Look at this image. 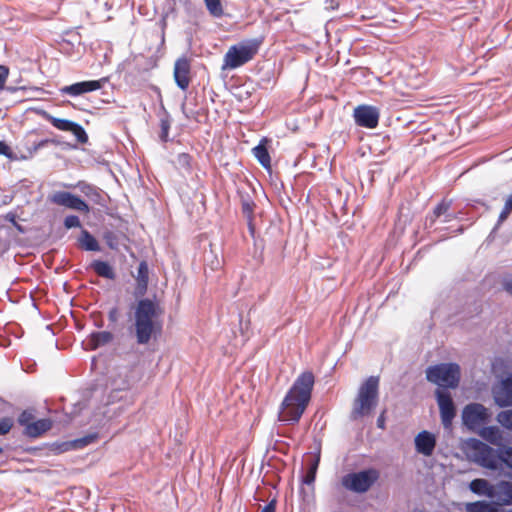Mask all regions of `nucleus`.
<instances>
[{
	"mask_svg": "<svg viewBox=\"0 0 512 512\" xmlns=\"http://www.w3.org/2000/svg\"><path fill=\"white\" fill-rule=\"evenodd\" d=\"M506 211H508L509 213L512 212V194L507 198V200L505 201V204H504V207H503Z\"/></svg>",
	"mask_w": 512,
	"mask_h": 512,
	"instance_id": "50",
	"label": "nucleus"
},
{
	"mask_svg": "<svg viewBox=\"0 0 512 512\" xmlns=\"http://www.w3.org/2000/svg\"><path fill=\"white\" fill-rule=\"evenodd\" d=\"M493 397L499 407L512 406V376L502 380L501 384L493 389Z\"/></svg>",
	"mask_w": 512,
	"mask_h": 512,
	"instance_id": "15",
	"label": "nucleus"
},
{
	"mask_svg": "<svg viewBox=\"0 0 512 512\" xmlns=\"http://www.w3.org/2000/svg\"><path fill=\"white\" fill-rule=\"evenodd\" d=\"M96 326H97L98 328H101V327H103V323H102V322L96 323Z\"/></svg>",
	"mask_w": 512,
	"mask_h": 512,
	"instance_id": "54",
	"label": "nucleus"
},
{
	"mask_svg": "<svg viewBox=\"0 0 512 512\" xmlns=\"http://www.w3.org/2000/svg\"><path fill=\"white\" fill-rule=\"evenodd\" d=\"M501 445L493 448L488 444L474 440L471 445V459L479 466L496 472L501 476Z\"/></svg>",
	"mask_w": 512,
	"mask_h": 512,
	"instance_id": "5",
	"label": "nucleus"
},
{
	"mask_svg": "<svg viewBox=\"0 0 512 512\" xmlns=\"http://www.w3.org/2000/svg\"><path fill=\"white\" fill-rule=\"evenodd\" d=\"M509 214L510 213L508 211H506L504 208L502 209V211L500 212V215L498 217L497 224L494 227V230L499 228V226L508 218Z\"/></svg>",
	"mask_w": 512,
	"mask_h": 512,
	"instance_id": "44",
	"label": "nucleus"
},
{
	"mask_svg": "<svg viewBox=\"0 0 512 512\" xmlns=\"http://www.w3.org/2000/svg\"><path fill=\"white\" fill-rule=\"evenodd\" d=\"M161 314L159 305L148 298H141L133 306L132 329L136 343L146 345L159 329L157 318Z\"/></svg>",
	"mask_w": 512,
	"mask_h": 512,
	"instance_id": "2",
	"label": "nucleus"
},
{
	"mask_svg": "<svg viewBox=\"0 0 512 512\" xmlns=\"http://www.w3.org/2000/svg\"><path fill=\"white\" fill-rule=\"evenodd\" d=\"M34 418L35 416L32 411L24 410L18 417V423L26 429L34 422Z\"/></svg>",
	"mask_w": 512,
	"mask_h": 512,
	"instance_id": "36",
	"label": "nucleus"
},
{
	"mask_svg": "<svg viewBox=\"0 0 512 512\" xmlns=\"http://www.w3.org/2000/svg\"><path fill=\"white\" fill-rule=\"evenodd\" d=\"M385 411H383L377 419V427L380 429H385Z\"/></svg>",
	"mask_w": 512,
	"mask_h": 512,
	"instance_id": "48",
	"label": "nucleus"
},
{
	"mask_svg": "<svg viewBox=\"0 0 512 512\" xmlns=\"http://www.w3.org/2000/svg\"><path fill=\"white\" fill-rule=\"evenodd\" d=\"M450 209V203L449 202H446V201H442L440 202L433 210V214L432 216L430 217V222L431 224L433 222H435L437 219H440L442 218L443 215L446 214V212H448V210Z\"/></svg>",
	"mask_w": 512,
	"mask_h": 512,
	"instance_id": "31",
	"label": "nucleus"
},
{
	"mask_svg": "<svg viewBox=\"0 0 512 512\" xmlns=\"http://www.w3.org/2000/svg\"><path fill=\"white\" fill-rule=\"evenodd\" d=\"M501 476L512 479V447L501 445Z\"/></svg>",
	"mask_w": 512,
	"mask_h": 512,
	"instance_id": "23",
	"label": "nucleus"
},
{
	"mask_svg": "<svg viewBox=\"0 0 512 512\" xmlns=\"http://www.w3.org/2000/svg\"><path fill=\"white\" fill-rule=\"evenodd\" d=\"M190 61L186 57H180L174 64V80L176 85L183 91L187 90L190 84Z\"/></svg>",
	"mask_w": 512,
	"mask_h": 512,
	"instance_id": "14",
	"label": "nucleus"
},
{
	"mask_svg": "<svg viewBox=\"0 0 512 512\" xmlns=\"http://www.w3.org/2000/svg\"><path fill=\"white\" fill-rule=\"evenodd\" d=\"M149 269L146 261H141L137 268L136 287L134 296L136 298L143 297L147 292Z\"/></svg>",
	"mask_w": 512,
	"mask_h": 512,
	"instance_id": "18",
	"label": "nucleus"
},
{
	"mask_svg": "<svg viewBox=\"0 0 512 512\" xmlns=\"http://www.w3.org/2000/svg\"><path fill=\"white\" fill-rule=\"evenodd\" d=\"M497 421L501 424V426L512 431V409L498 413Z\"/></svg>",
	"mask_w": 512,
	"mask_h": 512,
	"instance_id": "32",
	"label": "nucleus"
},
{
	"mask_svg": "<svg viewBox=\"0 0 512 512\" xmlns=\"http://www.w3.org/2000/svg\"><path fill=\"white\" fill-rule=\"evenodd\" d=\"M112 386L115 390L122 391L127 390L131 386V381L128 378L127 374L124 375V378H122V375L119 374V379H113Z\"/></svg>",
	"mask_w": 512,
	"mask_h": 512,
	"instance_id": "35",
	"label": "nucleus"
},
{
	"mask_svg": "<svg viewBox=\"0 0 512 512\" xmlns=\"http://www.w3.org/2000/svg\"><path fill=\"white\" fill-rule=\"evenodd\" d=\"M43 116L56 129L65 132H71L75 136L78 143L86 144L88 142V135L80 124L68 119L54 117L45 111L43 112Z\"/></svg>",
	"mask_w": 512,
	"mask_h": 512,
	"instance_id": "9",
	"label": "nucleus"
},
{
	"mask_svg": "<svg viewBox=\"0 0 512 512\" xmlns=\"http://www.w3.org/2000/svg\"><path fill=\"white\" fill-rule=\"evenodd\" d=\"M107 246L110 249L117 250L120 244L119 236L113 231H105L103 234Z\"/></svg>",
	"mask_w": 512,
	"mask_h": 512,
	"instance_id": "33",
	"label": "nucleus"
},
{
	"mask_svg": "<svg viewBox=\"0 0 512 512\" xmlns=\"http://www.w3.org/2000/svg\"><path fill=\"white\" fill-rule=\"evenodd\" d=\"M113 340L114 334L110 331L92 332L86 340L87 349L96 350L111 343Z\"/></svg>",
	"mask_w": 512,
	"mask_h": 512,
	"instance_id": "19",
	"label": "nucleus"
},
{
	"mask_svg": "<svg viewBox=\"0 0 512 512\" xmlns=\"http://www.w3.org/2000/svg\"><path fill=\"white\" fill-rule=\"evenodd\" d=\"M51 202L79 212L89 213L88 204L80 197L66 191H58L51 197Z\"/></svg>",
	"mask_w": 512,
	"mask_h": 512,
	"instance_id": "12",
	"label": "nucleus"
},
{
	"mask_svg": "<svg viewBox=\"0 0 512 512\" xmlns=\"http://www.w3.org/2000/svg\"><path fill=\"white\" fill-rule=\"evenodd\" d=\"M455 214L454 213H451V212H446L445 215L442 216V218H440L441 222L442 223H447V222H450L451 220L455 219Z\"/></svg>",
	"mask_w": 512,
	"mask_h": 512,
	"instance_id": "47",
	"label": "nucleus"
},
{
	"mask_svg": "<svg viewBox=\"0 0 512 512\" xmlns=\"http://www.w3.org/2000/svg\"><path fill=\"white\" fill-rule=\"evenodd\" d=\"M466 512H497L492 503L486 501L470 502L465 505Z\"/></svg>",
	"mask_w": 512,
	"mask_h": 512,
	"instance_id": "27",
	"label": "nucleus"
},
{
	"mask_svg": "<svg viewBox=\"0 0 512 512\" xmlns=\"http://www.w3.org/2000/svg\"><path fill=\"white\" fill-rule=\"evenodd\" d=\"M437 402L440 410L441 422L444 428H450L456 415V409L449 392L437 390Z\"/></svg>",
	"mask_w": 512,
	"mask_h": 512,
	"instance_id": "11",
	"label": "nucleus"
},
{
	"mask_svg": "<svg viewBox=\"0 0 512 512\" xmlns=\"http://www.w3.org/2000/svg\"><path fill=\"white\" fill-rule=\"evenodd\" d=\"M106 82L107 78H101L99 80L81 81L62 87L60 89V92L62 94H66L72 97H77L82 94L101 89Z\"/></svg>",
	"mask_w": 512,
	"mask_h": 512,
	"instance_id": "13",
	"label": "nucleus"
},
{
	"mask_svg": "<svg viewBox=\"0 0 512 512\" xmlns=\"http://www.w3.org/2000/svg\"><path fill=\"white\" fill-rule=\"evenodd\" d=\"M97 438H98L97 433L88 434L84 437H81V438L75 439L69 443H66V445L68 446L67 449H82V448L88 446L89 444L94 443L97 440Z\"/></svg>",
	"mask_w": 512,
	"mask_h": 512,
	"instance_id": "28",
	"label": "nucleus"
},
{
	"mask_svg": "<svg viewBox=\"0 0 512 512\" xmlns=\"http://www.w3.org/2000/svg\"><path fill=\"white\" fill-rule=\"evenodd\" d=\"M378 477L379 474L375 469H368L344 476L342 483L348 490L364 493L370 489Z\"/></svg>",
	"mask_w": 512,
	"mask_h": 512,
	"instance_id": "7",
	"label": "nucleus"
},
{
	"mask_svg": "<svg viewBox=\"0 0 512 512\" xmlns=\"http://www.w3.org/2000/svg\"><path fill=\"white\" fill-rule=\"evenodd\" d=\"M179 1H180L181 3H183L184 5H187V4L190 2V0H179Z\"/></svg>",
	"mask_w": 512,
	"mask_h": 512,
	"instance_id": "53",
	"label": "nucleus"
},
{
	"mask_svg": "<svg viewBox=\"0 0 512 512\" xmlns=\"http://www.w3.org/2000/svg\"><path fill=\"white\" fill-rule=\"evenodd\" d=\"M429 382L440 387L456 388L460 381V367L456 363H441L430 366L426 370Z\"/></svg>",
	"mask_w": 512,
	"mask_h": 512,
	"instance_id": "6",
	"label": "nucleus"
},
{
	"mask_svg": "<svg viewBox=\"0 0 512 512\" xmlns=\"http://www.w3.org/2000/svg\"><path fill=\"white\" fill-rule=\"evenodd\" d=\"M275 500H272L269 502L266 506L263 507L261 512H275L276 510V504Z\"/></svg>",
	"mask_w": 512,
	"mask_h": 512,
	"instance_id": "46",
	"label": "nucleus"
},
{
	"mask_svg": "<svg viewBox=\"0 0 512 512\" xmlns=\"http://www.w3.org/2000/svg\"><path fill=\"white\" fill-rule=\"evenodd\" d=\"M64 226L66 229L80 228L81 221L76 215H68L64 219Z\"/></svg>",
	"mask_w": 512,
	"mask_h": 512,
	"instance_id": "38",
	"label": "nucleus"
},
{
	"mask_svg": "<svg viewBox=\"0 0 512 512\" xmlns=\"http://www.w3.org/2000/svg\"><path fill=\"white\" fill-rule=\"evenodd\" d=\"M2 452H3V448H2V447H0V454H1Z\"/></svg>",
	"mask_w": 512,
	"mask_h": 512,
	"instance_id": "55",
	"label": "nucleus"
},
{
	"mask_svg": "<svg viewBox=\"0 0 512 512\" xmlns=\"http://www.w3.org/2000/svg\"><path fill=\"white\" fill-rule=\"evenodd\" d=\"M119 319V309L117 307H112L108 311V320L111 324H116Z\"/></svg>",
	"mask_w": 512,
	"mask_h": 512,
	"instance_id": "42",
	"label": "nucleus"
},
{
	"mask_svg": "<svg viewBox=\"0 0 512 512\" xmlns=\"http://www.w3.org/2000/svg\"><path fill=\"white\" fill-rule=\"evenodd\" d=\"M503 289L512 295V275L505 276L502 280Z\"/></svg>",
	"mask_w": 512,
	"mask_h": 512,
	"instance_id": "43",
	"label": "nucleus"
},
{
	"mask_svg": "<svg viewBox=\"0 0 512 512\" xmlns=\"http://www.w3.org/2000/svg\"><path fill=\"white\" fill-rule=\"evenodd\" d=\"M469 489L476 495L489 498H492L495 493L494 487L486 479L482 478L472 480L469 484Z\"/></svg>",
	"mask_w": 512,
	"mask_h": 512,
	"instance_id": "21",
	"label": "nucleus"
},
{
	"mask_svg": "<svg viewBox=\"0 0 512 512\" xmlns=\"http://www.w3.org/2000/svg\"><path fill=\"white\" fill-rule=\"evenodd\" d=\"M0 155H5L7 157H11V149L10 147L3 141H0Z\"/></svg>",
	"mask_w": 512,
	"mask_h": 512,
	"instance_id": "45",
	"label": "nucleus"
},
{
	"mask_svg": "<svg viewBox=\"0 0 512 512\" xmlns=\"http://www.w3.org/2000/svg\"><path fill=\"white\" fill-rule=\"evenodd\" d=\"M6 219H7L8 221L12 222V223H15V215H14V214H11V213H10V214H8V215L6 216Z\"/></svg>",
	"mask_w": 512,
	"mask_h": 512,
	"instance_id": "52",
	"label": "nucleus"
},
{
	"mask_svg": "<svg viewBox=\"0 0 512 512\" xmlns=\"http://www.w3.org/2000/svg\"><path fill=\"white\" fill-rule=\"evenodd\" d=\"M262 39H249L232 45L223 57L222 70L236 69L251 61L257 54Z\"/></svg>",
	"mask_w": 512,
	"mask_h": 512,
	"instance_id": "4",
	"label": "nucleus"
},
{
	"mask_svg": "<svg viewBox=\"0 0 512 512\" xmlns=\"http://www.w3.org/2000/svg\"><path fill=\"white\" fill-rule=\"evenodd\" d=\"M26 87L24 86H5L4 90H6L7 92L9 93H15L17 92L18 90H25Z\"/></svg>",
	"mask_w": 512,
	"mask_h": 512,
	"instance_id": "49",
	"label": "nucleus"
},
{
	"mask_svg": "<svg viewBox=\"0 0 512 512\" xmlns=\"http://www.w3.org/2000/svg\"><path fill=\"white\" fill-rule=\"evenodd\" d=\"M511 512H512V510H511Z\"/></svg>",
	"mask_w": 512,
	"mask_h": 512,
	"instance_id": "56",
	"label": "nucleus"
},
{
	"mask_svg": "<svg viewBox=\"0 0 512 512\" xmlns=\"http://www.w3.org/2000/svg\"><path fill=\"white\" fill-rule=\"evenodd\" d=\"M319 456L311 459V463L306 471L305 476L303 477L302 482L306 485H311L314 483L316 478V473L319 465Z\"/></svg>",
	"mask_w": 512,
	"mask_h": 512,
	"instance_id": "29",
	"label": "nucleus"
},
{
	"mask_svg": "<svg viewBox=\"0 0 512 512\" xmlns=\"http://www.w3.org/2000/svg\"><path fill=\"white\" fill-rule=\"evenodd\" d=\"M77 188L85 197H87L94 204L105 206V196L100 188L83 181L78 182Z\"/></svg>",
	"mask_w": 512,
	"mask_h": 512,
	"instance_id": "17",
	"label": "nucleus"
},
{
	"mask_svg": "<svg viewBox=\"0 0 512 512\" xmlns=\"http://www.w3.org/2000/svg\"><path fill=\"white\" fill-rule=\"evenodd\" d=\"M8 76L9 68L5 65H0V91L4 90Z\"/></svg>",
	"mask_w": 512,
	"mask_h": 512,
	"instance_id": "41",
	"label": "nucleus"
},
{
	"mask_svg": "<svg viewBox=\"0 0 512 512\" xmlns=\"http://www.w3.org/2000/svg\"><path fill=\"white\" fill-rule=\"evenodd\" d=\"M51 427L52 422L50 419H40L34 421L31 425L24 429V434L30 438H37L50 430Z\"/></svg>",
	"mask_w": 512,
	"mask_h": 512,
	"instance_id": "20",
	"label": "nucleus"
},
{
	"mask_svg": "<svg viewBox=\"0 0 512 512\" xmlns=\"http://www.w3.org/2000/svg\"><path fill=\"white\" fill-rule=\"evenodd\" d=\"M267 139H262L257 146L252 149L254 157L265 169L271 168V157L267 149Z\"/></svg>",
	"mask_w": 512,
	"mask_h": 512,
	"instance_id": "22",
	"label": "nucleus"
},
{
	"mask_svg": "<svg viewBox=\"0 0 512 512\" xmlns=\"http://www.w3.org/2000/svg\"><path fill=\"white\" fill-rule=\"evenodd\" d=\"M379 400V377H368L359 387L351 416L353 419L368 416Z\"/></svg>",
	"mask_w": 512,
	"mask_h": 512,
	"instance_id": "3",
	"label": "nucleus"
},
{
	"mask_svg": "<svg viewBox=\"0 0 512 512\" xmlns=\"http://www.w3.org/2000/svg\"><path fill=\"white\" fill-rule=\"evenodd\" d=\"M170 126H171V122L168 117L161 118V120H160L161 132H160L159 137L162 142L168 141Z\"/></svg>",
	"mask_w": 512,
	"mask_h": 512,
	"instance_id": "37",
	"label": "nucleus"
},
{
	"mask_svg": "<svg viewBox=\"0 0 512 512\" xmlns=\"http://www.w3.org/2000/svg\"><path fill=\"white\" fill-rule=\"evenodd\" d=\"M255 203L249 197V195L241 196V210L244 216L247 217L249 221L252 220L253 212H254Z\"/></svg>",
	"mask_w": 512,
	"mask_h": 512,
	"instance_id": "30",
	"label": "nucleus"
},
{
	"mask_svg": "<svg viewBox=\"0 0 512 512\" xmlns=\"http://www.w3.org/2000/svg\"><path fill=\"white\" fill-rule=\"evenodd\" d=\"M78 241L81 248L86 251H100V246L96 238L85 229L81 231Z\"/></svg>",
	"mask_w": 512,
	"mask_h": 512,
	"instance_id": "26",
	"label": "nucleus"
},
{
	"mask_svg": "<svg viewBox=\"0 0 512 512\" xmlns=\"http://www.w3.org/2000/svg\"><path fill=\"white\" fill-rule=\"evenodd\" d=\"M48 143H56V141L54 140H49V139H46V140H42L38 143L37 145V148H41V147H44L45 145H47Z\"/></svg>",
	"mask_w": 512,
	"mask_h": 512,
	"instance_id": "51",
	"label": "nucleus"
},
{
	"mask_svg": "<svg viewBox=\"0 0 512 512\" xmlns=\"http://www.w3.org/2000/svg\"><path fill=\"white\" fill-rule=\"evenodd\" d=\"M379 109L371 105H359L354 109V119L358 126L376 128L379 122Z\"/></svg>",
	"mask_w": 512,
	"mask_h": 512,
	"instance_id": "10",
	"label": "nucleus"
},
{
	"mask_svg": "<svg viewBox=\"0 0 512 512\" xmlns=\"http://www.w3.org/2000/svg\"><path fill=\"white\" fill-rule=\"evenodd\" d=\"M462 420L469 429H476L488 422V410L480 403H470L462 411Z\"/></svg>",
	"mask_w": 512,
	"mask_h": 512,
	"instance_id": "8",
	"label": "nucleus"
},
{
	"mask_svg": "<svg viewBox=\"0 0 512 512\" xmlns=\"http://www.w3.org/2000/svg\"><path fill=\"white\" fill-rule=\"evenodd\" d=\"M13 427V420L9 417L0 419V435L7 434Z\"/></svg>",
	"mask_w": 512,
	"mask_h": 512,
	"instance_id": "40",
	"label": "nucleus"
},
{
	"mask_svg": "<svg viewBox=\"0 0 512 512\" xmlns=\"http://www.w3.org/2000/svg\"><path fill=\"white\" fill-rule=\"evenodd\" d=\"M435 446L436 438L431 432L424 430L415 437L416 451L424 456H431Z\"/></svg>",
	"mask_w": 512,
	"mask_h": 512,
	"instance_id": "16",
	"label": "nucleus"
},
{
	"mask_svg": "<svg viewBox=\"0 0 512 512\" xmlns=\"http://www.w3.org/2000/svg\"><path fill=\"white\" fill-rule=\"evenodd\" d=\"M480 436L487 442L496 445L497 447L502 444L503 436L497 426L483 427L480 431Z\"/></svg>",
	"mask_w": 512,
	"mask_h": 512,
	"instance_id": "24",
	"label": "nucleus"
},
{
	"mask_svg": "<svg viewBox=\"0 0 512 512\" xmlns=\"http://www.w3.org/2000/svg\"><path fill=\"white\" fill-rule=\"evenodd\" d=\"M501 489L505 498H503L504 504H510L512 502V483L511 482H503L501 485Z\"/></svg>",
	"mask_w": 512,
	"mask_h": 512,
	"instance_id": "39",
	"label": "nucleus"
},
{
	"mask_svg": "<svg viewBox=\"0 0 512 512\" xmlns=\"http://www.w3.org/2000/svg\"><path fill=\"white\" fill-rule=\"evenodd\" d=\"M192 157L188 153H180L177 155L176 164L180 169L185 171L191 170Z\"/></svg>",
	"mask_w": 512,
	"mask_h": 512,
	"instance_id": "34",
	"label": "nucleus"
},
{
	"mask_svg": "<svg viewBox=\"0 0 512 512\" xmlns=\"http://www.w3.org/2000/svg\"><path fill=\"white\" fill-rule=\"evenodd\" d=\"M91 268L95 271V273L103 278L114 280L116 274L108 262L102 260H95L91 264Z\"/></svg>",
	"mask_w": 512,
	"mask_h": 512,
	"instance_id": "25",
	"label": "nucleus"
},
{
	"mask_svg": "<svg viewBox=\"0 0 512 512\" xmlns=\"http://www.w3.org/2000/svg\"><path fill=\"white\" fill-rule=\"evenodd\" d=\"M314 383L311 371H304L296 378L281 403L280 421L291 425L299 422L311 400Z\"/></svg>",
	"mask_w": 512,
	"mask_h": 512,
	"instance_id": "1",
	"label": "nucleus"
}]
</instances>
